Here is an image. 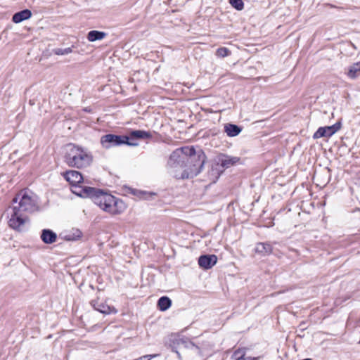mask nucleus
Returning <instances> with one entry per match:
<instances>
[{"mask_svg":"<svg viewBox=\"0 0 360 360\" xmlns=\"http://www.w3.org/2000/svg\"><path fill=\"white\" fill-rule=\"evenodd\" d=\"M78 196L89 198L101 210L112 215L120 214L127 209L126 203L107 189L96 187L84 188L79 190Z\"/></svg>","mask_w":360,"mask_h":360,"instance_id":"obj_1","label":"nucleus"},{"mask_svg":"<svg viewBox=\"0 0 360 360\" xmlns=\"http://www.w3.org/2000/svg\"><path fill=\"white\" fill-rule=\"evenodd\" d=\"M93 160L92 153L87 148L72 143L67 145L64 161L69 167L86 168L92 164Z\"/></svg>","mask_w":360,"mask_h":360,"instance_id":"obj_2","label":"nucleus"},{"mask_svg":"<svg viewBox=\"0 0 360 360\" xmlns=\"http://www.w3.org/2000/svg\"><path fill=\"white\" fill-rule=\"evenodd\" d=\"M186 162L184 165L186 169L181 173V179H189L196 176L199 174L204 167L206 161V155L202 149L196 150L195 149L194 155H188Z\"/></svg>","mask_w":360,"mask_h":360,"instance_id":"obj_3","label":"nucleus"},{"mask_svg":"<svg viewBox=\"0 0 360 360\" xmlns=\"http://www.w3.org/2000/svg\"><path fill=\"white\" fill-rule=\"evenodd\" d=\"M18 202V206H13L18 210L28 213H34L37 210L38 197L31 196L27 191H21L13 200V203Z\"/></svg>","mask_w":360,"mask_h":360,"instance_id":"obj_4","label":"nucleus"},{"mask_svg":"<svg viewBox=\"0 0 360 360\" xmlns=\"http://www.w3.org/2000/svg\"><path fill=\"white\" fill-rule=\"evenodd\" d=\"M63 178L70 184L72 187V193L78 196L80 189L91 188V186L84 185V177L82 174L77 170L70 169L62 173Z\"/></svg>","mask_w":360,"mask_h":360,"instance_id":"obj_5","label":"nucleus"},{"mask_svg":"<svg viewBox=\"0 0 360 360\" xmlns=\"http://www.w3.org/2000/svg\"><path fill=\"white\" fill-rule=\"evenodd\" d=\"M194 153L195 147L193 146L179 148L171 153L168 162L172 167L179 165L184 167L188 155H194Z\"/></svg>","mask_w":360,"mask_h":360,"instance_id":"obj_6","label":"nucleus"},{"mask_svg":"<svg viewBox=\"0 0 360 360\" xmlns=\"http://www.w3.org/2000/svg\"><path fill=\"white\" fill-rule=\"evenodd\" d=\"M126 146H137L139 140H146L153 138L152 134L149 131L143 129H131L124 135Z\"/></svg>","mask_w":360,"mask_h":360,"instance_id":"obj_7","label":"nucleus"},{"mask_svg":"<svg viewBox=\"0 0 360 360\" xmlns=\"http://www.w3.org/2000/svg\"><path fill=\"white\" fill-rule=\"evenodd\" d=\"M124 135L107 134L101 137L100 143L105 149L126 145Z\"/></svg>","mask_w":360,"mask_h":360,"instance_id":"obj_8","label":"nucleus"},{"mask_svg":"<svg viewBox=\"0 0 360 360\" xmlns=\"http://www.w3.org/2000/svg\"><path fill=\"white\" fill-rule=\"evenodd\" d=\"M342 125V120H339L332 125L320 127L314 132L312 137L314 139H318L323 137H331L341 129Z\"/></svg>","mask_w":360,"mask_h":360,"instance_id":"obj_9","label":"nucleus"},{"mask_svg":"<svg viewBox=\"0 0 360 360\" xmlns=\"http://www.w3.org/2000/svg\"><path fill=\"white\" fill-rule=\"evenodd\" d=\"M16 207H13L12 213L8 221V226L14 230L19 231L20 226L24 225L29 218L21 213Z\"/></svg>","mask_w":360,"mask_h":360,"instance_id":"obj_10","label":"nucleus"},{"mask_svg":"<svg viewBox=\"0 0 360 360\" xmlns=\"http://www.w3.org/2000/svg\"><path fill=\"white\" fill-rule=\"evenodd\" d=\"M216 157L219 165H221L224 172L233 166H236L238 164H241L240 158L237 156H231L226 153H221Z\"/></svg>","mask_w":360,"mask_h":360,"instance_id":"obj_11","label":"nucleus"},{"mask_svg":"<svg viewBox=\"0 0 360 360\" xmlns=\"http://www.w3.org/2000/svg\"><path fill=\"white\" fill-rule=\"evenodd\" d=\"M217 257L214 254L201 255L198 257V265L203 270L212 269L217 262Z\"/></svg>","mask_w":360,"mask_h":360,"instance_id":"obj_12","label":"nucleus"},{"mask_svg":"<svg viewBox=\"0 0 360 360\" xmlns=\"http://www.w3.org/2000/svg\"><path fill=\"white\" fill-rule=\"evenodd\" d=\"M90 305L94 310L104 315L115 314L117 312L115 307L108 305L105 302H99L98 300H91Z\"/></svg>","mask_w":360,"mask_h":360,"instance_id":"obj_13","label":"nucleus"},{"mask_svg":"<svg viewBox=\"0 0 360 360\" xmlns=\"http://www.w3.org/2000/svg\"><path fill=\"white\" fill-rule=\"evenodd\" d=\"M223 173L224 170L215 157L210 165L208 176L213 183H215Z\"/></svg>","mask_w":360,"mask_h":360,"instance_id":"obj_14","label":"nucleus"},{"mask_svg":"<svg viewBox=\"0 0 360 360\" xmlns=\"http://www.w3.org/2000/svg\"><path fill=\"white\" fill-rule=\"evenodd\" d=\"M165 345L170 348L171 350L177 354L179 359H181V355L179 349H181V339L179 334H171L169 335L165 341Z\"/></svg>","mask_w":360,"mask_h":360,"instance_id":"obj_15","label":"nucleus"},{"mask_svg":"<svg viewBox=\"0 0 360 360\" xmlns=\"http://www.w3.org/2000/svg\"><path fill=\"white\" fill-rule=\"evenodd\" d=\"M273 245L270 242H258L255 244L254 252L260 257H267L273 253Z\"/></svg>","mask_w":360,"mask_h":360,"instance_id":"obj_16","label":"nucleus"},{"mask_svg":"<svg viewBox=\"0 0 360 360\" xmlns=\"http://www.w3.org/2000/svg\"><path fill=\"white\" fill-rule=\"evenodd\" d=\"M249 349L247 347H239L233 352L231 359L233 360H259L262 357V356H248L247 353Z\"/></svg>","mask_w":360,"mask_h":360,"instance_id":"obj_17","label":"nucleus"},{"mask_svg":"<svg viewBox=\"0 0 360 360\" xmlns=\"http://www.w3.org/2000/svg\"><path fill=\"white\" fill-rule=\"evenodd\" d=\"M58 238L57 233L50 229H44L40 233V239L46 245L54 243Z\"/></svg>","mask_w":360,"mask_h":360,"instance_id":"obj_18","label":"nucleus"},{"mask_svg":"<svg viewBox=\"0 0 360 360\" xmlns=\"http://www.w3.org/2000/svg\"><path fill=\"white\" fill-rule=\"evenodd\" d=\"M243 131V127L233 124L231 122H228L224 124V131L226 134L229 137H235L240 134Z\"/></svg>","mask_w":360,"mask_h":360,"instance_id":"obj_19","label":"nucleus"},{"mask_svg":"<svg viewBox=\"0 0 360 360\" xmlns=\"http://www.w3.org/2000/svg\"><path fill=\"white\" fill-rule=\"evenodd\" d=\"M32 15V11L28 8H25L15 13L12 16V22L18 24L30 19Z\"/></svg>","mask_w":360,"mask_h":360,"instance_id":"obj_20","label":"nucleus"},{"mask_svg":"<svg viewBox=\"0 0 360 360\" xmlns=\"http://www.w3.org/2000/svg\"><path fill=\"white\" fill-rule=\"evenodd\" d=\"M345 74L350 79H356L360 77V60L349 65Z\"/></svg>","mask_w":360,"mask_h":360,"instance_id":"obj_21","label":"nucleus"},{"mask_svg":"<svg viewBox=\"0 0 360 360\" xmlns=\"http://www.w3.org/2000/svg\"><path fill=\"white\" fill-rule=\"evenodd\" d=\"M180 339L181 348L184 347L186 349H191L192 350H194L196 353L199 354L201 353L200 348L197 345H195L191 339L181 335H180Z\"/></svg>","mask_w":360,"mask_h":360,"instance_id":"obj_22","label":"nucleus"},{"mask_svg":"<svg viewBox=\"0 0 360 360\" xmlns=\"http://www.w3.org/2000/svg\"><path fill=\"white\" fill-rule=\"evenodd\" d=\"M129 191L131 194L143 200H151L153 196L156 195L155 193L139 190L136 188H129Z\"/></svg>","mask_w":360,"mask_h":360,"instance_id":"obj_23","label":"nucleus"},{"mask_svg":"<svg viewBox=\"0 0 360 360\" xmlns=\"http://www.w3.org/2000/svg\"><path fill=\"white\" fill-rule=\"evenodd\" d=\"M108 34L105 32L94 30L88 32L86 39L89 41L94 42L96 41L102 40Z\"/></svg>","mask_w":360,"mask_h":360,"instance_id":"obj_24","label":"nucleus"},{"mask_svg":"<svg viewBox=\"0 0 360 360\" xmlns=\"http://www.w3.org/2000/svg\"><path fill=\"white\" fill-rule=\"evenodd\" d=\"M172 300L167 296L160 297L157 302V307L161 311H165L169 309L172 306Z\"/></svg>","mask_w":360,"mask_h":360,"instance_id":"obj_25","label":"nucleus"},{"mask_svg":"<svg viewBox=\"0 0 360 360\" xmlns=\"http://www.w3.org/2000/svg\"><path fill=\"white\" fill-rule=\"evenodd\" d=\"M72 52V47H68L65 49L56 48L52 50V53L57 56L68 55Z\"/></svg>","mask_w":360,"mask_h":360,"instance_id":"obj_26","label":"nucleus"},{"mask_svg":"<svg viewBox=\"0 0 360 360\" xmlns=\"http://www.w3.org/2000/svg\"><path fill=\"white\" fill-rule=\"evenodd\" d=\"M82 233L79 229H77L75 233L67 234L64 238L67 241H75L80 238Z\"/></svg>","mask_w":360,"mask_h":360,"instance_id":"obj_27","label":"nucleus"},{"mask_svg":"<svg viewBox=\"0 0 360 360\" xmlns=\"http://www.w3.org/2000/svg\"><path fill=\"white\" fill-rule=\"evenodd\" d=\"M229 2L236 11H242L244 8V2L243 0H229Z\"/></svg>","mask_w":360,"mask_h":360,"instance_id":"obj_28","label":"nucleus"},{"mask_svg":"<svg viewBox=\"0 0 360 360\" xmlns=\"http://www.w3.org/2000/svg\"><path fill=\"white\" fill-rule=\"evenodd\" d=\"M231 55V51L226 47H219L216 51V56L224 58Z\"/></svg>","mask_w":360,"mask_h":360,"instance_id":"obj_29","label":"nucleus"},{"mask_svg":"<svg viewBox=\"0 0 360 360\" xmlns=\"http://www.w3.org/2000/svg\"><path fill=\"white\" fill-rule=\"evenodd\" d=\"M49 200H46V201L41 206L37 204V212L45 211L49 208Z\"/></svg>","mask_w":360,"mask_h":360,"instance_id":"obj_30","label":"nucleus"},{"mask_svg":"<svg viewBox=\"0 0 360 360\" xmlns=\"http://www.w3.org/2000/svg\"><path fill=\"white\" fill-rule=\"evenodd\" d=\"M29 103H30V105H34L35 104L34 99H30L29 100Z\"/></svg>","mask_w":360,"mask_h":360,"instance_id":"obj_31","label":"nucleus"},{"mask_svg":"<svg viewBox=\"0 0 360 360\" xmlns=\"http://www.w3.org/2000/svg\"><path fill=\"white\" fill-rule=\"evenodd\" d=\"M84 110L88 112H91V109H89L88 108H86Z\"/></svg>","mask_w":360,"mask_h":360,"instance_id":"obj_32","label":"nucleus"},{"mask_svg":"<svg viewBox=\"0 0 360 360\" xmlns=\"http://www.w3.org/2000/svg\"><path fill=\"white\" fill-rule=\"evenodd\" d=\"M29 91H30V89H26V91H25V94H27Z\"/></svg>","mask_w":360,"mask_h":360,"instance_id":"obj_33","label":"nucleus"},{"mask_svg":"<svg viewBox=\"0 0 360 360\" xmlns=\"http://www.w3.org/2000/svg\"><path fill=\"white\" fill-rule=\"evenodd\" d=\"M91 288L94 289V287L92 285H90Z\"/></svg>","mask_w":360,"mask_h":360,"instance_id":"obj_34","label":"nucleus"}]
</instances>
